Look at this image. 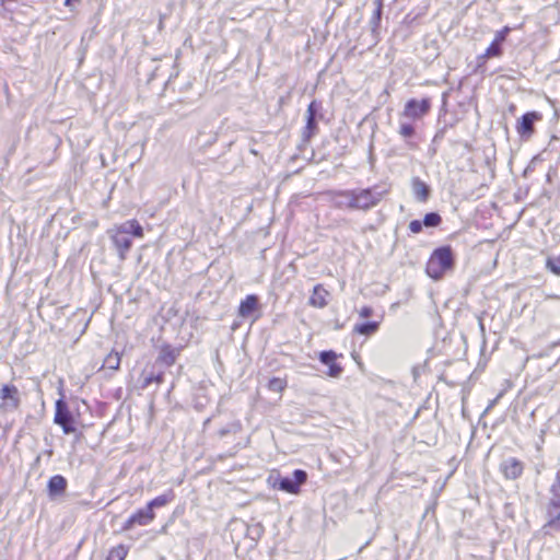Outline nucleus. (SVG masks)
I'll return each mask as SVG.
<instances>
[{"label": "nucleus", "mask_w": 560, "mask_h": 560, "mask_svg": "<svg viewBox=\"0 0 560 560\" xmlns=\"http://www.w3.org/2000/svg\"><path fill=\"white\" fill-rule=\"evenodd\" d=\"M455 258L450 245L438 247L431 254L425 271L434 280L441 279L447 270L454 267Z\"/></svg>", "instance_id": "1"}, {"label": "nucleus", "mask_w": 560, "mask_h": 560, "mask_svg": "<svg viewBox=\"0 0 560 560\" xmlns=\"http://www.w3.org/2000/svg\"><path fill=\"white\" fill-rule=\"evenodd\" d=\"M352 210L368 211L376 207L387 194L386 189L380 186L352 189Z\"/></svg>", "instance_id": "2"}, {"label": "nucleus", "mask_w": 560, "mask_h": 560, "mask_svg": "<svg viewBox=\"0 0 560 560\" xmlns=\"http://www.w3.org/2000/svg\"><path fill=\"white\" fill-rule=\"evenodd\" d=\"M430 9V0H424L421 4L413 8L408 12L400 25L397 28V34H400L404 39L408 38L416 28L423 24V20L427 16Z\"/></svg>", "instance_id": "3"}, {"label": "nucleus", "mask_w": 560, "mask_h": 560, "mask_svg": "<svg viewBox=\"0 0 560 560\" xmlns=\"http://www.w3.org/2000/svg\"><path fill=\"white\" fill-rule=\"evenodd\" d=\"M550 498L547 506V525L555 529H560V470L549 489Z\"/></svg>", "instance_id": "4"}, {"label": "nucleus", "mask_w": 560, "mask_h": 560, "mask_svg": "<svg viewBox=\"0 0 560 560\" xmlns=\"http://www.w3.org/2000/svg\"><path fill=\"white\" fill-rule=\"evenodd\" d=\"M307 480V474L303 469H295L290 476H278L273 482V487L287 493L296 494L300 488Z\"/></svg>", "instance_id": "5"}, {"label": "nucleus", "mask_w": 560, "mask_h": 560, "mask_svg": "<svg viewBox=\"0 0 560 560\" xmlns=\"http://www.w3.org/2000/svg\"><path fill=\"white\" fill-rule=\"evenodd\" d=\"M54 421L56 424L62 428L65 434L73 433L77 430L74 425V418L71 411L69 410L68 405L62 399H58L56 401V412Z\"/></svg>", "instance_id": "6"}, {"label": "nucleus", "mask_w": 560, "mask_h": 560, "mask_svg": "<svg viewBox=\"0 0 560 560\" xmlns=\"http://www.w3.org/2000/svg\"><path fill=\"white\" fill-rule=\"evenodd\" d=\"M430 108V98H422L420 101L411 98L405 104L401 115L411 119H420L429 113Z\"/></svg>", "instance_id": "7"}, {"label": "nucleus", "mask_w": 560, "mask_h": 560, "mask_svg": "<svg viewBox=\"0 0 560 560\" xmlns=\"http://www.w3.org/2000/svg\"><path fill=\"white\" fill-rule=\"evenodd\" d=\"M538 112H528L524 114L516 122V131L523 139H528L535 131V122L541 119Z\"/></svg>", "instance_id": "8"}, {"label": "nucleus", "mask_w": 560, "mask_h": 560, "mask_svg": "<svg viewBox=\"0 0 560 560\" xmlns=\"http://www.w3.org/2000/svg\"><path fill=\"white\" fill-rule=\"evenodd\" d=\"M499 469L505 479L516 480L524 471V463L515 457H508L501 462Z\"/></svg>", "instance_id": "9"}, {"label": "nucleus", "mask_w": 560, "mask_h": 560, "mask_svg": "<svg viewBox=\"0 0 560 560\" xmlns=\"http://www.w3.org/2000/svg\"><path fill=\"white\" fill-rule=\"evenodd\" d=\"M328 201L337 209H351L353 203L352 189L328 190L325 192Z\"/></svg>", "instance_id": "10"}, {"label": "nucleus", "mask_w": 560, "mask_h": 560, "mask_svg": "<svg viewBox=\"0 0 560 560\" xmlns=\"http://www.w3.org/2000/svg\"><path fill=\"white\" fill-rule=\"evenodd\" d=\"M0 398L3 400L2 408L5 410H15L20 406V393L13 384H4L0 387Z\"/></svg>", "instance_id": "11"}, {"label": "nucleus", "mask_w": 560, "mask_h": 560, "mask_svg": "<svg viewBox=\"0 0 560 560\" xmlns=\"http://www.w3.org/2000/svg\"><path fill=\"white\" fill-rule=\"evenodd\" d=\"M154 512L145 505V508L138 510L125 522L122 529L129 530L135 525L145 526L154 520Z\"/></svg>", "instance_id": "12"}, {"label": "nucleus", "mask_w": 560, "mask_h": 560, "mask_svg": "<svg viewBox=\"0 0 560 560\" xmlns=\"http://www.w3.org/2000/svg\"><path fill=\"white\" fill-rule=\"evenodd\" d=\"M179 353V348H175L171 345H163L160 348L159 355L156 357L154 364L164 368H170L176 362Z\"/></svg>", "instance_id": "13"}, {"label": "nucleus", "mask_w": 560, "mask_h": 560, "mask_svg": "<svg viewBox=\"0 0 560 560\" xmlns=\"http://www.w3.org/2000/svg\"><path fill=\"white\" fill-rule=\"evenodd\" d=\"M113 234L110 236L112 242L115 246V249L118 253L119 259L125 260L127 257V253L130 250L132 246V240L130 236H127L116 230H113Z\"/></svg>", "instance_id": "14"}, {"label": "nucleus", "mask_w": 560, "mask_h": 560, "mask_svg": "<svg viewBox=\"0 0 560 560\" xmlns=\"http://www.w3.org/2000/svg\"><path fill=\"white\" fill-rule=\"evenodd\" d=\"M68 487L67 479L61 475L50 477L47 483L48 495L51 499L62 495Z\"/></svg>", "instance_id": "15"}, {"label": "nucleus", "mask_w": 560, "mask_h": 560, "mask_svg": "<svg viewBox=\"0 0 560 560\" xmlns=\"http://www.w3.org/2000/svg\"><path fill=\"white\" fill-rule=\"evenodd\" d=\"M411 188L415 198L420 202H425L431 196L430 186L419 177H413L411 180Z\"/></svg>", "instance_id": "16"}, {"label": "nucleus", "mask_w": 560, "mask_h": 560, "mask_svg": "<svg viewBox=\"0 0 560 560\" xmlns=\"http://www.w3.org/2000/svg\"><path fill=\"white\" fill-rule=\"evenodd\" d=\"M328 295L329 292L322 284H316L310 296L308 304L316 308H324L328 304Z\"/></svg>", "instance_id": "17"}, {"label": "nucleus", "mask_w": 560, "mask_h": 560, "mask_svg": "<svg viewBox=\"0 0 560 560\" xmlns=\"http://www.w3.org/2000/svg\"><path fill=\"white\" fill-rule=\"evenodd\" d=\"M259 299L255 294L247 295L240 304L238 315L242 317H249L257 311Z\"/></svg>", "instance_id": "18"}, {"label": "nucleus", "mask_w": 560, "mask_h": 560, "mask_svg": "<svg viewBox=\"0 0 560 560\" xmlns=\"http://www.w3.org/2000/svg\"><path fill=\"white\" fill-rule=\"evenodd\" d=\"M115 230L127 236H129V234L135 237L143 236V229L137 220H128L118 225Z\"/></svg>", "instance_id": "19"}, {"label": "nucleus", "mask_w": 560, "mask_h": 560, "mask_svg": "<svg viewBox=\"0 0 560 560\" xmlns=\"http://www.w3.org/2000/svg\"><path fill=\"white\" fill-rule=\"evenodd\" d=\"M158 365H153L151 371L142 373V387L147 388L152 383L162 384L164 382V372L162 370L155 371Z\"/></svg>", "instance_id": "20"}, {"label": "nucleus", "mask_w": 560, "mask_h": 560, "mask_svg": "<svg viewBox=\"0 0 560 560\" xmlns=\"http://www.w3.org/2000/svg\"><path fill=\"white\" fill-rule=\"evenodd\" d=\"M376 8L370 19V26L373 35H377L380 24L382 21V13H383V3L382 0H375Z\"/></svg>", "instance_id": "21"}, {"label": "nucleus", "mask_w": 560, "mask_h": 560, "mask_svg": "<svg viewBox=\"0 0 560 560\" xmlns=\"http://www.w3.org/2000/svg\"><path fill=\"white\" fill-rule=\"evenodd\" d=\"M378 322H364L357 324L353 328V331L359 335L371 336L378 330Z\"/></svg>", "instance_id": "22"}, {"label": "nucleus", "mask_w": 560, "mask_h": 560, "mask_svg": "<svg viewBox=\"0 0 560 560\" xmlns=\"http://www.w3.org/2000/svg\"><path fill=\"white\" fill-rule=\"evenodd\" d=\"M398 133L405 140H409V139H411L415 136L416 130H415V127L410 122H400L399 129H398ZM406 143H407V145L410 149H415L416 148V144L413 142H411V141H406Z\"/></svg>", "instance_id": "23"}, {"label": "nucleus", "mask_w": 560, "mask_h": 560, "mask_svg": "<svg viewBox=\"0 0 560 560\" xmlns=\"http://www.w3.org/2000/svg\"><path fill=\"white\" fill-rule=\"evenodd\" d=\"M120 354L116 351H112L104 359L103 368H106L112 371H117L120 365Z\"/></svg>", "instance_id": "24"}, {"label": "nucleus", "mask_w": 560, "mask_h": 560, "mask_svg": "<svg viewBox=\"0 0 560 560\" xmlns=\"http://www.w3.org/2000/svg\"><path fill=\"white\" fill-rule=\"evenodd\" d=\"M502 54V45L492 40L485 54L479 56L478 59L499 57Z\"/></svg>", "instance_id": "25"}, {"label": "nucleus", "mask_w": 560, "mask_h": 560, "mask_svg": "<svg viewBox=\"0 0 560 560\" xmlns=\"http://www.w3.org/2000/svg\"><path fill=\"white\" fill-rule=\"evenodd\" d=\"M316 131H317V120H316V118L306 119V126L304 127V130H303V139H304V141H310V139L312 137H314Z\"/></svg>", "instance_id": "26"}, {"label": "nucleus", "mask_w": 560, "mask_h": 560, "mask_svg": "<svg viewBox=\"0 0 560 560\" xmlns=\"http://www.w3.org/2000/svg\"><path fill=\"white\" fill-rule=\"evenodd\" d=\"M127 552L124 545H118L109 550L106 560H125Z\"/></svg>", "instance_id": "27"}, {"label": "nucleus", "mask_w": 560, "mask_h": 560, "mask_svg": "<svg viewBox=\"0 0 560 560\" xmlns=\"http://www.w3.org/2000/svg\"><path fill=\"white\" fill-rule=\"evenodd\" d=\"M422 222L425 228H436L441 224L442 218L438 212H429L424 215Z\"/></svg>", "instance_id": "28"}, {"label": "nucleus", "mask_w": 560, "mask_h": 560, "mask_svg": "<svg viewBox=\"0 0 560 560\" xmlns=\"http://www.w3.org/2000/svg\"><path fill=\"white\" fill-rule=\"evenodd\" d=\"M546 268L553 275L560 276V255L548 257L546 260Z\"/></svg>", "instance_id": "29"}, {"label": "nucleus", "mask_w": 560, "mask_h": 560, "mask_svg": "<svg viewBox=\"0 0 560 560\" xmlns=\"http://www.w3.org/2000/svg\"><path fill=\"white\" fill-rule=\"evenodd\" d=\"M287 386V382L280 377H272L268 382V388L275 393H281Z\"/></svg>", "instance_id": "30"}, {"label": "nucleus", "mask_w": 560, "mask_h": 560, "mask_svg": "<svg viewBox=\"0 0 560 560\" xmlns=\"http://www.w3.org/2000/svg\"><path fill=\"white\" fill-rule=\"evenodd\" d=\"M170 502V498L166 494L159 495L151 500L147 506L150 508L151 511H153L155 508H161L166 505Z\"/></svg>", "instance_id": "31"}, {"label": "nucleus", "mask_w": 560, "mask_h": 560, "mask_svg": "<svg viewBox=\"0 0 560 560\" xmlns=\"http://www.w3.org/2000/svg\"><path fill=\"white\" fill-rule=\"evenodd\" d=\"M240 430H241V423L240 422H234V423L229 424L225 428L220 429L218 434H219L220 438H224L225 435H228V434H230L232 432L233 433H237Z\"/></svg>", "instance_id": "32"}, {"label": "nucleus", "mask_w": 560, "mask_h": 560, "mask_svg": "<svg viewBox=\"0 0 560 560\" xmlns=\"http://www.w3.org/2000/svg\"><path fill=\"white\" fill-rule=\"evenodd\" d=\"M336 358L337 355L332 350L322 351L319 353V361L325 365H329L330 363L336 361Z\"/></svg>", "instance_id": "33"}, {"label": "nucleus", "mask_w": 560, "mask_h": 560, "mask_svg": "<svg viewBox=\"0 0 560 560\" xmlns=\"http://www.w3.org/2000/svg\"><path fill=\"white\" fill-rule=\"evenodd\" d=\"M510 32H511V27L504 26L502 30H500L495 33L493 40L503 45V43L505 42Z\"/></svg>", "instance_id": "34"}, {"label": "nucleus", "mask_w": 560, "mask_h": 560, "mask_svg": "<svg viewBox=\"0 0 560 560\" xmlns=\"http://www.w3.org/2000/svg\"><path fill=\"white\" fill-rule=\"evenodd\" d=\"M328 368L329 369H328V373L327 374L330 377H339L340 374L342 373V366L340 364L336 363L335 361L332 363H330L328 365Z\"/></svg>", "instance_id": "35"}, {"label": "nucleus", "mask_w": 560, "mask_h": 560, "mask_svg": "<svg viewBox=\"0 0 560 560\" xmlns=\"http://www.w3.org/2000/svg\"><path fill=\"white\" fill-rule=\"evenodd\" d=\"M319 105L316 101L311 102L306 110V119L316 118Z\"/></svg>", "instance_id": "36"}, {"label": "nucleus", "mask_w": 560, "mask_h": 560, "mask_svg": "<svg viewBox=\"0 0 560 560\" xmlns=\"http://www.w3.org/2000/svg\"><path fill=\"white\" fill-rule=\"evenodd\" d=\"M422 226H424L423 222L419 220H412L409 223V230L415 234L420 233L422 231Z\"/></svg>", "instance_id": "37"}, {"label": "nucleus", "mask_w": 560, "mask_h": 560, "mask_svg": "<svg viewBox=\"0 0 560 560\" xmlns=\"http://www.w3.org/2000/svg\"><path fill=\"white\" fill-rule=\"evenodd\" d=\"M446 128H447V126H444V127L440 128V129L435 132V135H434V137H433V140H432V142H433V143H438V142H440L441 140H443V138H444V136H445V133H446Z\"/></svg>", "instance_id": "38"}, {"label": "nucleus", "mask_w": 560, "mask_h": 560, "mask_svg": "<svg viewBox=\"0 0 560 560\" xmlns=\"http://www.w3.org/2000/svg\"><path fill=\"white\" fill-rule=\"evenodd\" d=\"M372 314H373V310H372V307H370V306H363V307L360 310V312H359V315H360L361 317H363V318H369V317H371V316H372Z\"/></svg>", "instance_id": "39"}, {"label": "nucleus", "mask_w": 560, "mask_h": 560, "mask_svg": "<svg viewBox=\"0 0 560 560\" xmlns=\"http://www.w3.org/2000/svg\"><path fill=\"white\" fill-rule=\"evenodd\" d=\"M81 0H65V5L70 8L73 11V7L75 3H79Z\"/></svg>", "instance_id": "40"}, {"label": "nucleus", "mask_w": 560, "mask_h": 560, "mask_svg": "<svg viewBox=\"0 0 560 560\" xmlns=\"http://www.w3.org/2000/svg\"><path fill=\"white\" fill-rule=\"evenodd\" d=\"M165 14H160L158 30L161 32L164 28Z\"/></svg>", "instance_id": "41"}, {"label": "nucleus", "mask_w": 560, "mask_h": 560, "mask_svg": "<svg viewBox=\"0 0 560 560\" xmlns=\"http://www.w3.org/2000/svg\"><path fill=\"white\" fill-rule=\"evenodd\" d=\"M18 0H0V3H1V7L4 9V10H9V8L7 7V3L8 2H16Z\"/></svg>", "instance_id": "42"}, {"label": "nucleus", "mask_w": 560, "mask_h": 560, "mask_svg": "<svg viewBox=\"0 0 560 560\" xmlns=\"http://www.w3.org/2000/svg\"><path fill=\"white\" fill-rule=\"evenodd\" d=\"M500 397H501V394H500L495 399H493V400L491 401V404L489 405V407H488V408L493 407Z\"/></svg>", "instance_id": "43"}, {"label": "nucleus", "mask_w": 560, "mask_h": 560, "mask_svg": "<svg viewBox=\"0 0 560 560\" xmlns=\"http://www.w3.org/2000/svg\"><path fill=\"white\" fill-rule=\"evenodd\" d=\"M479 324H480V329H481L482 331H485L483 323L480 320V323H479Z\"/></svg>", "instance_id": "44"}]
</instances>
